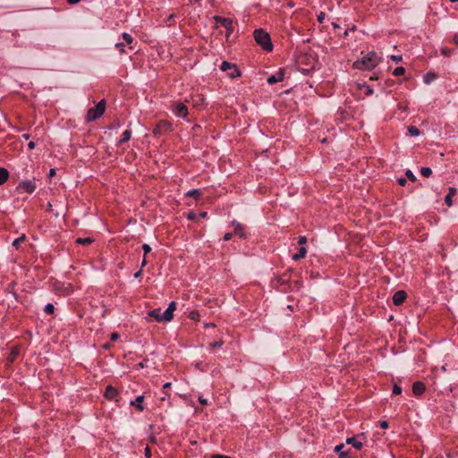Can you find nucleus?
Returning a JSON list of instances; mask_svg holds the SVG:
<instances>
[{"instance_id": "13", "label": "nucleus", "mask_w": 458, "mask_h": 458, "mask_svg": "<svg viewBox=\"0 0 458 458\" xmlns=\"http://www.w3.org/2000/svg\"><path fill=\"white\" fill-rule=\"evenodd\" d=\"M117 395H118V391L116 388L113 387L112 386H106V391H105V396L106 399L115 400L117 402L118 401L116 399Z\"/></svg>"}, {"instance_id": "29", "label": "nucleus", "mask_w": 458, "mask_h": 458, "mask_svg": "<svg viewBox=\"0 0 458 458\" xmlns=\"http://www.w3.org/2000/svg\"><path fill=\"white\" fill-rule=\"evenodd\" d=\"M420 174L424 177H429L432 174V170L429 167H422L420 169Z\"/></svg>"}, {"instance_id": "34", "label": "nucleus", "mask_w": 458, "mask_h": 458, "mask_svg": "<svg viewBox=\"0 0 458 458\" xmlns=\"http://www.w3.org/2000/svg\"><path fill=\"white\" fill-rule=\"evenodd\" d=\"M405 175L411 182H415L417 180L416 176L414 175V174L411 170H407L405 172Z\"/></svg>"}, {"instance_id": "53", "label": "nucleus", "mask_w": 458, "mask_h": 458, "mask_svg": "<svg viewBox=\"0 0 458 458\" xmlns=\"http://www.w3.org/2000/svg\"><path fill=\"white\" fill-rule=\"evenodd\" d=\"M148 264L147 256H143V259L141 261V268L144 267Z\"/></svg>"}, {"instance_id": "50", "label": "nucleus", "mask_w": 458, "mask_h": 458, "mask_svg": "<svg viewBox=\"0 0 458 458\" xmlns=\"http://www.w3.org/2000/svg\"><path fill=\"white\" fill-rule=\"evenodd\" d=\"M116 47L119 48L120 52H124V45L123 43H117Z\"/></svg>"}, {"instance_id": "22", "label": "nucleus", "mask_w": 458, "mask_h": 458, "mask_svg": "<svg viewBox=\"0 0 458 458\" xmlns=\"http://www.w3.org/2000/svg\"><path fill=\"white\" fill-rule=\"evenodd\" d=\"M9 178V172L6 168L0 167V185L4 184Z\"/></svg>"}, {"instance_id": "55", "label": "nucleus", "mask_w": 458, "mask_h": 458, "mask_svg": "<svg viewBox=\"0 0 458 458\" xmlns=\"http://www.w3.org/2000/svg\"><path fill=\"white\" fill-rule=\"evenodd\" d=\"M55 175V169H54V168L50 169L48 176L51 178V177H54Z\"/></svg>"}, {"instance_id": "28", "label": "nucleus", "mask_w": 458, "mask_h": 458, "mask_svg": "<svg viewBox=\"0 0 458 458\" xmlns=\"http://www.w3.org/2000/svg\"><path fill=\"white\" fill-rule=\"evenodd\" d=\"M408 132L411 136H419L420 131L416 126H409Z\"/></svg>"}, {"instance_id": "12", "label": "nucleus", "mask_w": 458, "mask_h": 458, "mask_svg": "<svg viewBox=\"0 0 458 458\" xmlns=\"http://www.w3.org/2000/svg\"><path fill=\"white\" fill-rule=\"evenodd\" d=\"M407 293L404 291H397L393 296V303L396 306H399L405 301Z\"/></svg>"}, {"instance_id": "16", "label": "nucleus", "mask_w": 458, "mask_h": 458, "mask_svg": "<svg viewBox=\"0 0 458 458\" xmlns=\"http://www.w3.org/2000/svg\"><path fill=\"white\" fill-rule=\"evenodd\" d=\"M346 444L352 445L357 450H360L363 446V444L360 441H358L356 437L347 438Z\"/></svg>"}, {"instance_id": "9", "label": "nucleus", "mask_w": 458, "mask_h": 458, "mask_svg": "<svg viewBox=\"0 0 458 458\" xmlns=\"http://www.w3.org/2000/svg\"><path fill=\"white\" fill-rule=\"evenodd\" d=\"M36 189V184L32 181H22L17 186V190H22L25 192L32 193Z\"/></svg>"}, {"instance_id": "8", "label": "nucleus", "mask_w": 458, "mask_h": 458, "mask_svg": "<svg viewBox=\"0 0 458 458\" xmlns=\"http://www.w3.org/2000/svg\"><path fill=\"white\" fill-rule=\"evenodd\" d=\"M173 111L179 117H186L188 114V108L183 103H175L174 104Z\"/></svg>"}, {"instance_id": "14", "label": "nucleus", "mask_w": 458, "mask_h": 458, "mask_svg": "<svg viewBox=\"0 0 458 458\" xmlns=\"http://www.w3.org/2000/svg\"><path fill=\"white\" fill-rule=\"evenodd\" d=\"M148 316L154 318L157 322H165L161 309H155L148 311Z\"/></svg>"}, {"instance_id": "20", "label": "nucleus", "mask_w": 458, "mask_h": 458, "mask_svg": "<svg viewBox=\"0 0 458 458\" xmlns=\"http://www.w3.org/2000/svg\"><path fill=\"white\" fill-rule=\"evenodd\" d=\"M20 353V349L18 346H13L11 350V352L9 353L8 357H7V361L9 363H12L13 362V360L17 358V356L19 355Z\"/></svg>"}, {"instance_id": "45", "label": "nucleus", "mask_w": 458, "mask_h": 458, "mask_svg": "<svg viewBox=\"0 0 458 458\" xmlns=\"http://www.w3.org/2000/svg\"><path fill=\"white\" fill-rule=\"evenodd\" d=\"M119 337H120V335H119L118 333H113V334L111 335L110 339H111V341L114 342V341H116L117 339H119Z\"/></svg>"}, {"instance_id": "37", "label": "nucleus", "mask_w": 458, "mask_h": 458, "mask_svg": "<svg viewBox=\"0 0 458 458\" xmlns=\"http://www.w3.org/2000/svg\"><path fill=\"white\" fill-rule=\"evenodd\" d=\"M142 250L144 252L143 256H147L151 251V247L148 244L145 243L142 245Z\"/></svg>"}, {"instance_id": "43", "label": "nucleus", "mask_w": 458, "mask_h": 458, "mask_svg": "<svg viewBox=\"0 0 458 458\" xmlns=\"http://www.w3.org/2000/svg\"><path fill=\"white\" fill-rule=\"evenodd\" d=\"M391 59L395 63H399L402 61L403 57L402 55H391Z\"/></svg>"}, {"instance_id": "40", "label": "nucleus", "mask_w": 458, "mask_h": 458, "mask_svg": "<svg viewBox=\"0 0 458 458\" xmlns=\"http://www.w3.org/2000/svg\"><path fill=\"white\" fill-rule=\"evenodd\" d=\"M363 87L365 88V94H366L367 96H369V95H372V94H373V89H372V88H371V87L367 86V85H364Z\"/></svg>"}, {"instance_id": "21", "label": "nucleus", "mask_w": 458, "mask_h": 458, "mask_svg": "<svg viewBox=\"0 0 458 458\" xmlns=\"http://www.w3.org/2000/svg\"><path fill=\"white\" fill-rule=\"evenodd\" d=\"M143 400L144 395H140L135 399V401L131 402V405H135L140 411H142L144 410V406L141 404Z\"/></svg>"}, {"instance_id": "17", "label": "nucleus", "mask_w": 458, "mask_h": 458, "mask_svg": "<svg viewBox=\"0 0 458 458\" xmlns=\"http://www.w3.org/2000/svg\"><path fill=\"white\" fill-rule=\"evenodd\" d=\"M233 225H234V233L239 235L241 238H245L246 235L243 232V226L240 223L236 221H233Z\"/></svg>"}, {"instance_id": "60", "label": "nucleus", "mask_w": 458, "mask_h": 458, "mask_svg": "<svg viewBox=\"0 0 458 458\" xmlns=\"http://www.w3.org/2000/svg\"><path fill=\"white\" fill-rule=\"evenodd\" d=\"M170 386H171V383H170V382H167V383H165V384L163 386V388H165H165H168V387H170Z\"/></svg>"}, {"instance_id": "7", "label": "nucleus", "mask_w": 458, "mask_h": 458, "mask_svg": "<svg viewBox=\"0 0 458 458\" xmlns=\"http://www.w3.org/2000/svg\"><path fill=\"white\" fill-rule=\"evenodd\" d=\"M215 21L220 25L224 26L227 30L226 37H228L233 30V20L229 18H223L220 16H215Z\"/></svg>"}, {"instance_id": "47", "label": "nucleus", "mask_w": 458, "mask_h": 458, "mask_svg": "<svg viewBox=\"0 0 458 458\" xmlns=\"http://www.w3.org/2000/svg\"><path fill=\"white\" fill-rule=\"evenodd\" d=\"M189 220H195L196 219V214L194 212H190L187 216Z\"/></svg>"}, {"instance_id": "23", "label": "nucleus", "mask_w": 458, "mask_h": 458, "mask_svg": "<svg viewBox=\"0 0 458 458\" xmlns=\"http://www.w3.org/2000/svg\"><path fill=\"white\" fill-rule=\"evenodd\" d=\"M131 131L130 130H126L123 133V138L118 141L119 145H122L127 142L131 139Z\"/></svg>"}, {"instance_id": "5", "label": "nucleus", "mask_w": 458, "mask_h": 458, "mask_svg": "<svg viewBox=\"0 0 458 458\" xmlns=\"http://www.w3.org/2000/svg\"><path fill=\"white\" fill-rule=\"evenodd\" d=\"M220 69L224 72L228 71V76L232 79L241 76V71L236 66V64H233L227 61H224L222 63Z\"/></svg>"}, {"instance_id": "15", "label": "nucleus", "mask_w": 458, "mask_h": 458, "mask_svg": "<svg viewBox=\"0 0 458 458\" xmlns=\"http://www.w3.org/2000/svg\"><path fill=\"white\" fill-rule=\"evenodd\" d=\"M425 389V385L421 381H417L412 385V392L415 395H420L423 394Z\"/></svg>"}, {"instance_id": "35", "label": "nucleus", "mask_w": 458, "mask_h": 458, "mask_svg": "<svg viewBox=\"0 0 458 458\" xmlns=\"http://www.w3.org/2000/svg\"><path fill=\"white\" fill-rule=\"evenodd\" d=\"M123 38L126 43L131 44L133 41V38L129 33H123Z\"/></svg>"}, {"instance_id": "3", "label": "nucleus", "mask_w": 458, "mask_h": 458, "mask_svg": "<svg viewBox=\"0 0 458 458\" xmlns=\"http://www.w3.org/2000/svg\"><path fill=\"white\" fill-rule=\"evenodd\" d=\"M379 58L375 52H369L363 58L357 60L353 63V67L356 69L370 70L376 67L378 64Z\"/></svg>"}, {"instance_id": "26", "label": "nucleus", "mask_w": 458, "mask_h": 458, "mask_svg": "<svg viewBox=\"0 0 458 458\" xmlns=\"http://www.w3.org/2000/svg\"><path fill=\"white\" fill-rule=\"evenodd\" d=\"M200 195H201V192H200V190H199V189L191 190L186 193V196L193 197L196 199H198L200 197Z\"/></svg>"}, {"instance_id": "51", "label": "nucleus", "mask_w": 458, "mask_h": 458, "mask_svg": "<svg viewBox=\"0 0 458 458\" xmlns=\"http://www.w3.org/2000/svg\"><path fill=\"white\" fill-rule=\"evenodd\" d=\"M232 236H233V234H232L231 233H225V234L224 235V240H225V241H229V240H231V239H232Z\"/></svg>"}, {"instance_id": "11", "label": "nucleus", "mask_w": 458, "mask_h": 458, "mask_svg": "<svg viewBox=\"0 0 458 458\" xmlns=\"http://www.w3.org/2000/svg\"><path fill=\"white\" fill-rule=\"evenodd\" d=\"M284 79V69L281 68L279 71L267 78V83L272 85L279 81H283Z\"/></svg>"}, {"instance_id": "6", "label": "nucleus", "mask_w": 458, "mask_h": 458, "mask_svg": "<svg viewBox=\"0 0 458 458\" xmlns=\"http://www.w3.org/2000/svg\"><path fill=\"white\" fill-rule=\"evenodd\" d=\"M172 124L168 121H160L155 127L153 132L155 135H161L171 131Z\"/></svg>"}, {"instance_id": "46", "label": "nucleus", "mask_w": 458, "mask_h": 458, "mask_svg": "<svg viewBox=\"0 0 458 458\" xmlns=\"http://www.w3.org/2000/svg\"><path fill=\"white\" fill-rule=\"evenodd\" d=\"M199 402L202 404V405H207L208 404V400L206 398H204L203 396H199Z\"/></svg>"}, {"instance_id": "38", "label": "nucleus", "mask_w": 458, "mask_h": 458, "mask_svg": "<svg viewBox=\"0 0 458 458\" xmlns=\"http://www.w3.org/2000/svg\"><path fill=\"white\" fill-rule=\"evenodd\" d=\"M223 344H224V342L222 340H219V341L210 343L209 345L212 348H216V347H221L223 345Z\"/></svg>"}, {"instance_id": "39", "label": "nucleus", "mask_w": 458, "mask_h": 458, "mask_svg": "<svg viewBox=\"0 0 458 458\" xmlns=\"http://www.w3.org/2000/svg\"><path fill=\"white\" fill-rule=\"evenodd\" d=\"M441 53H442V55H444L445 56H450V55H451V54H452V50H451V49H449V48H447V47H443V48L441 49Z\"/></svg>"}, {"instance_id": "42", "label": "nucleus", "mask_w": 458, "mask_h": 458, "mask_svg": "<svg viewBox=\"0 0 458 458\" xmlns=\"http://www.w3.org/2000/svg\"><path fill=\"white\" fill-rule=\"evenodd\" d=\"M326 18V14L324 13H320L318 15V21L319 23H322L324 21Z\"/></svg>"}, {"instance_id": "64", "label": "nucleus", "mask_w": 458, "mask_h": 458, "mask_svg": "<svg viewBox=\"0 0 458 458\" xmlns=\"http://www.w3.org/2000/svg\"><path fill=\"white\" fill-rule=\"evenodd\" d=\"M15 284H16V283H15V282H12V283L10 284L9 287H10V288H13Z\"/></svg>"}, {"instance_id": "58", "label": "nucleus", "mask_w": 458, "mask_h": 458, "mask_svg": "<svg viewBox=\"0 0 458 458\" xmlns=\"http://www.w3.org/2000/svg\"><path fill=\"white\" fill-rule=\"evenodd\" d=\"M149 439H150V442H151V443H153V444L157 443V438H156V437L151 436Z\"/></svg>"}, {"instance_id": "54", "label": "nucleus", "mask_w": 458, "mask_h": 458, "mask_svg": "<svg viewBox=\"0 0 458 458\" xmlns=\"http://www.w3.org/2000/svg\"><path fill=\"white\" fill-rule=\"evenodd\" d=\"M35 146H36V144H35V142H34V141H32V140H31V141H30V142H29V144H28V148H29L30 149H34Z\"/></svg>"}, {"instance_id": "10", "label": "nucleus", "mask_w": 458, "mask_h": 458, "mask_svg": "<svg viewBox=\"0 0 458 458\" xmlns=\"http://www.w3.org/2000/svg\"><path fill=\"white\" fill-rule=\"evenodd\" d=\"M176 309V303L174 301H171L167 307V309L163 312V318L165 322H169L174 318V311Z\"/></svg>"}, {"instance_id": "61", "label": "nucleus", "mask_w": 458, "mask_h": 458, "mask_svg": "<svg viewBox=\"0 0 458 458\" xmlns=\"http://www.w3.org/2000/svg\"><path fill=\"white\" fill-rule=\"evenodd\" d=\"M47 211H51L52 210V204L50 202L47 203Z\"/></svg>"}, {"instance_id": "4", "label": "nucleus", "mask_w": 458, "mask_h": 458, "mask_svg": "<svg viewBox=\"0 0 458 458\" xmlns=\"http://www.w3.org/2000/svg\"><path fill=\"white\" fill-rule=\"evenodd\" d=\"M106 110V101L105 99H102L99 101L97 106L93 108H89L88 110L87 115H86V121L87 122H93L101 117Z\"/></svg>"}, {"instance_id": "32", "label": "nucleus", "mask_w": 458, "mask_h": 458, "mask_svg": "<svg viewBox=\"0 0 458 458\" xmlns=\"http://www.w3.org/2000/svg\"><path fill=\"white\" fill-rule=\"evenodd\" d=\"M199 313L198 310H192L189 314V318L192 320H199Z\"/></svg>"}, {"instance_id": "1", "label": "nucleus", "mask_w": 458, "mask_h": 458, "mask_svg": "<svg viewBox=\"0 0 458 458\" xmlns=\"http://www.w3.org/2000/svg\"><path fill=\"white\" fill-rule=\"evenodd\" d=\"M317 61L311 54L300 52L294 56V67L302 73H309L315 67Z\"/></svg>"}, {"instance_id": "25", "label": "nucleus", "mask_w": 458, "mask_h": 458, "mask_svg": "<svg viewBox=\"0 0 458 458\" xmlns=\"http://www.w3.org/2000/svg\"><path fill=\"white\" fill-rule=\"evenodd\" d=\"M437 78V75L434 73V72H428L424 77H423V81L426 83V84H429L432 81H434L435 79Z\"/></svg>"}, {"instance_id": "18", "label": "nucleus", "mask_w": 458, "mask_h": 458, "mask_svg": "<svg viewBox=\"0 0 458 458\" xmlns=\"http://www.w3.org/2000/svg\"><path fill=\"white\" fill-rule=\"evenodd\" d=\"M456 193V189L454 187H449L448 193L445 198V202L447 206L451 207L453 205L452 197Z\"/></svg>"}, {"instance_id": "24", "label": "nucleus", "mask_w": 458, "mask_h": 458, "mask_svg": "<svg viewBox=\"0 0 458 458\" xmlns=\"http://www.w3.org/2000/svg\"><path fill=\"white\" fill-rule=\"evenodd\" d=\"M344 447V444H340L335 447V451L339 453V458H348L347 453L342 451Z\"/></svg>"}, {"instance_id": "62", "label": "nucleus", "mask_w": 458, "mask_h": 458, "mask_svg": "<svg viewBox=\"0 0 458 458\" xmlns=\"http://www.w3.org/2000/svg\"><path fill=\"white\" fill-rule=\"evenodd\" d=\"M30 134H28V133H25V134H23V135H22V138H23V139H25V140H29V139H30Z\"/></svg>"}, {"instance_id": "27", "label": "nucleus", "mask_w": 458, "mask_h": 458, "mask_svg": "<svg viewBox=\"0 0 458 458\" xmlns=\"http://www.w3.org/2000/svg\"><path fill=\"white\" fill-rule=\"evenodd\" d=\"M94 242L93 238L87 237V238H77L75 242L78 244H90Z\"/></svg>"}, {"instance_id": "31", "label": "nucleus", "mask_w": 458, "mask_h": 458, "mask_svg": "<svg viewBox=\"0 0 458 458\" xmlns=\"http://www.w3.org/2000/svg\"><path fill=\"white\" fill-rule=\"evenodd\" d=\"M405 72V69L403 67V66H399V67H396L394 72H393V74L394 76H401L403 75V73Z\"/></svg>"}, {"instance_id": "2", "label": "nucleus", "mask_w": 458, "mask_h": 458, "mask_svg": "<svg viewBox=\"0 0 458 458\" xmlns=\"http://www.w3.org/2000/svg\"><path fill=\"white\" fill-rule=\"evenodd\" d=\"M253 37L258 45H259L263 50L270 52L273 50V44L269 34L263 29H257L253 32Z\"/></svg>"}, {"instance_id": "52", "label": "nucleus", "mask_w": 458, "mask_h": 458, "mask_svg": "<svg viewBox=\"0 0 458 458\" xmlns=\"http://www.w3.org/2000/svg\"><path fill=\"white\" fill-rule=\"evenodd\" d=\"M169 396H170V395H169V394L165 393V394H163V396H161V397H160V401L164 402V401H165V400H168V399H169Z\"/></svg>"}, {"instance_id": "49", "label": "nucleus", "mask_w": 458, "mask_h": 458, "mask_svg": "<svg viewBox=\"0 0 458 458\" xmlns=\"http://www.w3.org/2000/svg\"><path fill=\"white\" fill-rule=\"evenodd\" d=\"M380 427H381L382 428H388V422H387V421H386V420H382V421H380Z\"/></svg>"}, {"instance_id": "57", "label": "nucleus", "mask_w": 458, "mask_h": 458, "mask_svg": "<svg viewBox=\"0 0 458 458\" xmlns=\"http://www.w3.org/2000/svg\"><path fill=\"white\" fill-rule=\"evenodd\" d=\"M204 326H205V327H216V325L213 323H206Z\"/></svg>"}, {"instance_id": "33", "label": "nucleus", "mask_w": 458, "mask_h": 458, "mask_svg": "<svg viewBox=\"0 0 458 458\" xmlns=\"http://www.w3.org/2000/svg\"><path fill=\"white\" fill-rule=\"evenodd\" d=\"M44 310H45V312H46V313H47V314L51 315V314H53V313H54V311H55V307H54V305H53V304L48 303V304H47V305L45 306Z\"/></svg>"}, {"instance_id": "59", "label": "nucleus", "mask_w": 458, "mask_h": 458, "mask_svg": "<svg viewBox=\"0 0 458 458\" xmlns=\"http://www.w3.org/2000/svg\"><path fill=\"white\" fill-rule=\"evenodd\" d=\"M207 216H208V213H207V212H201V213H199V216H200V217H202V218H205Z\"/></svg>"}, {"instance_id": "48", "label": "nucleus", "mask_w": 458, "mask_h": 458, "mask_svg": "<svg viewBox=\"0 0 458 458\" xmlns=\"http://www.w3.org/2000/svg\"><path fill=\"white\" fill-rule=\"evenodd\" d=\"M397 182H398V183H399L401 186H405V185H406V182H407V181H406V179H405V178H400V179H398V181H397Z\"/></svg>"}, {"instance_id": "30", "label": "nucleus", "mask_w": 458, "mask_h": 458, "mask_svg": "<svg viewBox=\"0 0 458 458\" xmlns=\"http://www.w3.org/2000/svg\"><path fill=\"white\" fill-rule=\"evenodd\" d=\"M26 239L25 234H22L21 237L15 239L13 242V246L18 249L21 242H24Z\"/></svg>"}, {"instance_id": "56", "label": "nucleus", "mask_w": 458, "mask_h": 458, "mask_svg": "<svg viewBox=\"0 0 458 458\" xmlns=\"http://www.w3.org/2000/svg\"><path fill=\"white\" fill-rule=\"evenodd\" d=\"M142 274V268H140L139 271H137L135 274H134V277L135 278H139Z\"/></svg>"}, {"instance_id": "63", "label": "nucleus", "mask_w": 458, "mask_h": 458, "mask_svg": "<svg viewBox=\"0 0 458 458\" xmlns=\"http://www.w3.org/2000/svg\"><path fill=\"white\" fill-rule=\"evenodd\" d=\"M453 41L458 43V35H455L453 38Z\"/></svg>"}, {"instance_id": "19", "label": "nucleus", "mask_w": 458, "mask_h": 458, "mask_svg": "<svg viewBox=\"0 0 458 458\" xmlns=\"http://www.w3.org/2000/svg\"><path fill=\"white\" fill-rule=\"evenodd\" d=\"M306 253H307V250H306V248H305L304 246H301V247L299 249L298 252H297V253H295V254H293V255L292 256V259H293L294 261H298V260H300V259H303V258L306 256Z\"/></svg>"}, {"instance_id": "44", "label": "nucleus", "mask_w": 458, "mask_h": 458, "mask_svg": "<svg viewBox=\"0 0 458 458\" xmlns=\"http://www.w3.org/2000/svg\"><path fill=\"white\" fill-rule=\"evenodd\" d=\"M144 454H145V457H146V458H150V457H151V450H150V448H149L148 446H147V447L145 448V453H144Z\"/></svg>"}, {"instance_id": "41", "label": "nucleus", "mask_w": 458, "mask_h": 458, "mask_svg": "<svg viewBox=\"0 0 458 458\" xmlns=\"http://www.w3.org/2000/svg\"><path fill=\"white\" fill-rule=\"evenodd\" d=\"M298 244L304 245L307 242V237L306 236H300L298 238Z\"/></svg>"}, {"instance_id": "36", "label": "nucleus", "mask_w": 458, "mask_h": 458, "mask_svg": "<svg viewBox=\"0 0 458 458\" xmlns=\"http://www.w3.org/2000/svg\"><path fill=\"white\" fill-rule=\"evenodd\" d=\"M402 393V388L398 385H394L393 386V394L398 395Z\"/></svg>"}]
</instances>
